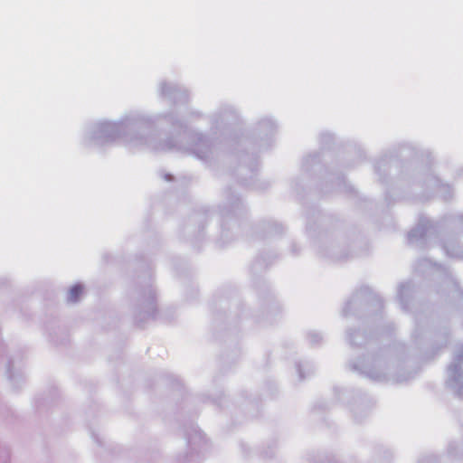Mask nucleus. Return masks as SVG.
<instances>
[{
  "instance_id": "f257e3e1",
  "label": "nucleus",
  "mask_w": 463,
  "mask_h": 463,
  "mask_svg": "<svg viewBox=\"0 0 463 463\" xmlns=\"http://www.w3.org/2000/svg\"><path fill=\"white\" fill-rule=\"evenodd\" d=\"M82 292H83V288L81 286H79V285L73 286L69 291L68 299L71 302H76L81 296Z\"/></svg>"
}]
</instances>
